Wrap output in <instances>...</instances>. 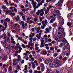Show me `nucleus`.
Wrapping results in <instances>:
<instances>
[{"label":"nucleus","mask_w":73,"mask_h":73,"mask_svg":"<svg viewBox=\"0 0 73 73\" xmlns=\"http://www.w3.org/2000/svg\"><path fill=\"white\" fill-rule=\"evenodd\" d=\"M29 73H32L33 72V71L31 69L29 71Z\"/></svg>","instance_id":"nucleus-58"},{"label":"nucleus","mask_w":73,"mask_h":73,"mask_svg":"<svg viewBox=\"0 0 73 73\" xmlns=\"http://www.w3.org/2000/svg\"><path fill=\"white\" fill-rule=\"evenodd\" d=\"M49 66H50L51 67H53V65H54V64L53 63H50L49 64Z\"/></svg>","instance_id":"nucleus-25"},{"label":"nucleus","mask_w":73,"mask_h":73,"mask_svg":"<svg viewBox=\"0 0 73 73\" xmlns=\"http://www.w3.org/2000/svg\"><path fill=\"white\" fill-rule=\"evenodd\" d=\"M2 58L3 60H5V57H2V55L0 54V59Z\"/></svg>","instance_id":"nucleus-21"},{"label":"nucleus","mask_w":73,"mask_h":73,"mask_svg":"<svg viewBox=\"0 0 73 73\" xmlns=\"http://www.w3.org/2000/svg\"><path fill=\"white\" fill-rule=\"evenodd\" d=\"M17 60V61L19 62L21 61L22 59L21 58H18Z\"/></svg>","instance_id":"nucleus-40"},{"label":"nucleus","mask_w":73,"mask_h":73,"mask_svg":"<svg viewBox=\"0 0 73 73\" xmlns=\"http://www.w3.org/2000/svg\"><path fill=\"white\" fill-rule=\"evenodd\" d=\"M33 23V21L31 20L29 21V24H32Z\"/></svg>","instance_id":"nucleus-38"},{"label":"nucleus","mask_w":73,"mask_h":73,"mask_svg":"<svg viewBox=\"0 0 73 73\" xmlns=\"http://www.w3.org/2000/svg\"><path fill=\"white\" fill-rule=\"evenodd\" d=\"M62 34H63V35H60V36H59V39H61L62 37H63V36H64L65 37V36L66 35V34L64 32H63L62 33Z\"/></svg>","instance_id":"nucleus-3"},{"label":"nucleus","mask_w":73,"mask_h":73,"mask_svg":"<svg viewBox=\"0 0 73 73\" xmlns=\"http://www.w3.org/2000/svg\"><path fill=\"white\" fill-rule=\"evenodd\" d=\"M47 71L48 73H50V68L48 69Z\"/></svg>","instance_id":"nucleus-42"},{"label":"nucleus","mask_w":73,"mask_h":73,"mask_svg":"<svg viewBox=\"0 0 73 73\" xmlns=\"http://www.w3.org/2000/svg\"><path fill=\"white\" fill-rule=\"evenodd\" d=\"M31 64L32 65V68L33 69H35V68L36 67V66H35V64L33 62H31Z\"/></svg>","instance_id":"nucleus-8"},{"label":"nucleus","mask_w":73,"mask_h":73,"mask_svg":"<svg viewBox=\"0 0 73 73\" xmlns=\"http://www.w3.org/2000/svg\"><path fill=\"white\" fill-rule=\"evenodd\" d=\"M40 12H42V13H44V10L43 9H40Z\"/></svg>","instance_id":"nucleus-52"},{"label":"nucleus","mask_w":73,"mask_h":73,"mask_svg":"<svg viewBox=\"0 0 73 73\" xmlns=\"http://www.w3.org/2000/svg\"><path fill=\"white\" fill-rule=\"evenodd\" d=\"M33 5L34 7L33 8H34V9H35V10H36V5H35L34 3L33 4Z\"/></svg>","instance_id":"nucleus-39"},{"label":"nucleus","mask_w":73,"mask_h":73,"mask_svg":"<svg viewBox=\"0 0 73 73\" xmlns=\"http://www.w3.org/2000/svg\"><path fill=\"white\" fill-rule=\"evenodd\" d=\"M66 52L65 51L64 52H63V54H64V55H65V54H66Z\"/></svg>","instance_id":"nucleus-57"},{"label":"nucleus","mask_w":73,"mask_h":73,"mask_svg":"<svg viewBox=\"0 0 73 73\" xmlns=\"http://www.w3.org/2000/svg\"><path fill=\"white\" fill-rule=\"evenodd\" d=\"M42 26H41V28L42 29H45V27H46V25L44 23V21H42Z\"/></svg>","instance_id":"nucleus-2"},{"label":"nucleus","mask_w":73,"mask_h":73,"mask_svg":"<svg viewBox=\"0 0 73 73\" xmlns=\"http://www.w3.org/2000/svg\"><path fill=\"white\" fill-rule=\"evenodd\" d=\"M54 48H53V47L52 46H51L50 48V50L51 51H53V50H54Z\"/></svg>","instance_id":"nucleus-31"},{"label":"nucleus","mask_w":73,"mask_h":73,"mask_svg":"<svg viewBox=\"0 0 73 73\" xmlns=\"http://www.w3.org/2000/svg\"><path fill=\"white\" fill-rule=\"evenodd\" d=\"M22 18L23 19V21H25L26 20V19H25V17L24 16H23L22 17Z\"/></svg>","instance_id":"nucleus-33"},{"label":"nucleus","mask_w":73,"mask_h":73,"mask_svg":"<svg viewBox=\"0 0 73 73\" xmlns=\"http://www.w3.org/2000/svg\"><path fill=\"white\" fill-rule=\"evenodd\" d=\"M39 18L40 19V22H41V21H42V19L40 17H39Z\"/></svg>","instance_id":"nucleus-47"},{"label":"nucleus","mask_w":73,"mask_h":73,"mask_svg":"<svg viewBox=\"0 0 73 73\" xmlns=\"http://www.w3.org/2000/svg\"><path fill=\"white\" fill-rule=\"evenodd\" d=\"M2 8L3 9H6L7 10H8V8L5 7L4 5H2Z\"/></svg>","instance_id":"nucleus-12"},{"label":"nucleus","mask_w":73,"mask_h":73,"mask_svg":"<svg viewBox=\"0 0 73 73\" xmlns=\"http://www.w3.org/2000/svg\"><path fill=\"white\" fill-rule=\"evenodd\" d=\"M44 40H41V45L42 46H40V48H42L44 46V45H43V43L44 42Z\"/></svg>","instance_id":"nucleus-9"},{"label":"nucleus","mask_w":73,"mask_h":73,"mask_svg":"<svg viewBox=\"0 0 73 73\" xmlns=\"http://www.w3.org/2000/svg\"><path fill=\"white\" fill-rule=\"evenodd\" d=\"M38 20V19L37 18H34V21L35 22H37V21Z\"/></svg>","instance_id":"nucleus-36"},{"label":"nucleus","mask_w":73,"mask_h":73,"mask_svg":"<svg viewBox=\"0 0 73 73\" xmlns=\"http://www.w3.org/2000/svg\"><path fill=\"white\" fill-rule=\"evenodd\" d=\"M9 71L10 72H11L12 70V67L11 66H10L9 67V68L8 69Z\"/></svg>","instance_id":"nucleus-23"},{"label":"nucleus","mask_w":73,"mask_h":73,"mask_svg":"<svg viewBox=\"0 0 73 73\" xmlns=\"http://www.w3.org/2000/svg\"><path fill=\"white\" fill-rule=\"evenodd\" d=\"M48 40L49 42H51L52 41V40L50 39H49Z\"/></svg>","instance_id":"nucleus-60"},{"label":"nucleus","mask_w":73,"mask_h":73,"mask_svg":"<svg viewBox=\"0 0 73 73\" xmlns=\"http://www.w3.org/2000/svg\"><path fill=\"white\" fill-rule=\"evenodd\" d=\"M48 19H49V20L51 19L50 21V23H53L54 21H55L56 20V17H54L53 16H50V17H48Z\"/></svg>","instance_id":"nucleus-1"},{"label":"nucleus","mask_w":73,"mask_h":73,"mask_svg":"<svg viewBox=\"0 0 73 73\" xmlns=\"http://www.w3.org/2000/svg\"><path fill=\"white\" fill-rule=\"evenodd\" d=\"M54 65L56 67H58V66H60V65L59 63H55Z\"/></svg>","instance_id":"nucleus-14"},{"label":"nucleus","mask_w":73,"mask_h":73,"mask_svg":"<svg viewBox=\"0 0 73 73\" xmlns=\"http://www.w3.org/2000/svg\"><path fill=\"white\" fill-rule=\"evenodd\" d=\"M15 50H18V47H15Z\"/></svg>","instance_id":"nucleus-55"},{"label":"nucleus","mask_w":73,"mask_h":73,"mask_svg":"<svg viewBox=\"0 0 73 73\" xmlns=\"http://www.w3.org/2000/svg\"><path fill=\"white\" fill-rule=\"evenodd\" d=\"M59 19H61V24L62 25H63L64 24V19L62 17L60 16L59 17Z\"/></svg>","instance_id":"nucleus-5"},{"label":"nucleus","mask_w":73,"mask_h":73,"mask_svg":"<svg viewBox=\"0 0 73 73\" xmlns=\"http://www.w3.org/2000/svg\"><path fill=\"white\" fill-rule=\"evenodd\" d=\"M55 13H58L57 14V16H58V13H60V11L59 10H56L55 11Z\"/></svg>","instance_id":"nucleus-20"},{"label":"nucleus","mask_w":73,"mask_h":73,"mask_svg":"<svg viewBox=\"0 0 73 73\" xmlns=\"http://www.w3.org/2000/svg\"><path fill=\"white\" fill-rule=\"evenodd\" d=\"M13 65H17V62L15 63V62H13Z\"/></svg>","instance_id":"nucleus-45"},{"label":"nucleus","mask_w":73,"mask_h":73,"mask_svg":"<svg viewBox=\"0 0 73 73\" xmlns=\"http://www.w3.org/2000/svg\"><path fill=\"white\" fill-rule=\"evenodd\" d=\"M22 46L23 47V48H26V46H25L24 44H23V43H22Z\"/></svg>","instance_id":"nucleus-32"},{"label":"nucleus","mask_w":73,"mask_h":73,"mask_svg":"<svg viewBox=\"0 0 73 73\" xmlns=\"http://www.w3.org/2000/svg\"><path fill=\"white\" fill-rule=\"evenodd\" d=\"M29 40L31 41V42L32 43L33 42L32 41L33 40V39L32 38H30L29 39Z\"/></svg>","instance_id":"nucleus-46"},{"label":"nucleus","mask_w":73,"mask_h":73,"mask_svg":"<svg viewBox=\"0 0 73 73\" xmlns=\"http://www.w3.org/2000/svg\"><path fill=\"white\" fill-rule=\"evenodd\" d=\"M41 69L42 71H44V70L45 69V68L44 67H42L41 68Z\"/></svg>","instance_id":"nucleus-51"},{"label":"nucleus","mask_w":73,"mask_h":73,"mask_svg":"<svg viewBox=\"0 0 73 73\" xmlns=\"http://www.w3.org/2000/svg\"><path fill=\"white\" fill-rule=\"evenodd\" d=\"M4 21L5 22H10L11 21V20L8 18H7L4 20Z\"/></svg>","instance_id":"nucleus-10"},{"label":"nucleus","mask_w":73,"mask_h":73,"mask_svg":"<svg viewBox=\"0 0 73 73\" xmlns=\"http://www.w3.org/2000/svg\"><path fill=\"white\" fill-rule=\"evenodd\" d=\"M45 31L47 32V33H49L50 31V30L48 29V28H46L45 29Z\"/></svg>","instance_id":"nucleus-22"},{"label":"nucleus","mask_w":73,"mask_h":73,"mask_svg":"<svg viewBox=\"0 0 73 73\" xmlns=\"http://www.w3.org/2000/svg\"><path fill=\"white\" fill-rule=\"evenodd\" d=\"M17 70H21V69L19 65L17 66Z\"/></svg>","instance_id":"nucleus-28"},{"label":"nucleus","mask_w":73,"mask_h":73,"mask_svg":"<svg viewBox=\"0 0 73 73\" xmlns=\"http://www.w3.org/2000/svg\"><path fill=\"white\" fill-rule=\"evenodd\" d=\"M17 18H15V19H16V21H19V19H20V17H19V15H17Z\"/></svg>","instance_id":"nucleus-11"},{"label":"nucleus","mask_w":73,"mask_h":73,"mask_svg":"<svg viewBox=\"0 0 73 73\" xmlns=\"http://www.w3.org/2000/svg\"><path fill=\"white\" fill-rule=\"evenodd\" d=\"M18 15H20L21 16H23L24 15L23 14V13H22V12H19L18 13Z\"/></svg>","instance_id":"nucleus-18"},{"label":"nucleus","mask_w":73,"mask_h":73,"mask_svg":"<svg viewBox=\"0 0 73 73\" xmlns=\"http://www.w3.org/2000/svg\"><path fill=\"white\" fill-rule=\"evenodd\" d=\"M45 63L46 64H48V63H49V60L48 59L45 60Z\"/></svg>","instance_id":"nucleus-17"},{"label":"nucleus","mask_w":73,"mask_h":73,"mask_svg":"<svg viewBox=\"0 0 73 73\" xmlns=\"http://www.w3.org/2000/svg\"><path fill=\"white\" fill-rule=\"evenodd\" d=\"M24 44H27V41H26V40H25L24 42Z\"/></svg>","instance_id":"nucleus-61"},{"label":"nucleus","mask_w":73,"mask_h":73,"mask_svg":"<svg viewBox=\"0 0 73 73\" xmlns=\"http://www.w3.org/2000/svg\"><path fill=\"white\" fill-rule=\"evenodd\" d=\"M6 14H9L10 16H12V12L10 10H9L8 11H6Z\"/></svg>","instance_id":"nucleus-4"},{"label":"nucleus","mask_w":73,"mask_h":73,"mask_svg":"<svg viewBox=\"0 0 73 73\" xmlns=\"http://www.w3.org/2000/svg\"><path fill=\"white\" fill-rule=\"evenodd\" d=\"M10 5L11 6H12L13 5H15V3H12L11 4H10Z\"/></svg>","instance_id":"nucleus-49"},{"label":"nucleus","mask_w":73,"mask_h":73,"mask_svg":"<svg viewBox=\"0 0 73 73\" xmlns=\"http://www.w3.org/2000/svg\"><path fill=\"white\" fill-rule=\"evenodd\" d=\"M40 66H41V68H44V65H43L42 64H41L40 65Z\"/></svg>","instance_id":"nucleus-59"},{"label":"nucleus","mask_w":73,"mask_h":73,"mask_svg":"<svg viewBox=\"0 0 73 73\" xmlns=\"http://www.w3.org/2000/svg\"><path fill=\"white\" fill-rule=\"evenodd\" d=\"M48 29H49V30H50V31H51V29H52V27H49L48 28Z\"/></svg>","instance_id":"nucleus-62"},{"label":"nucleus","mask_w":73,"mask_h":73,"mask_svg":"<svg viewBox=\"0 0 73 73\" xmlns=\"http://www.w3.org/2000/svg\"><path fill=\"white\" fill-rule=\"evenodd\" d=\"M63 46V44L62 43H61L59 46L60 48H62Z\"/></svg>","instance_id":"nucleus-35"},{"label":"nucleus","mask_w":73,"mask_h":73,"mask_svg":"<svg viewBox=\"0 0 73 73\" xmlns=\"http://www.w3.org/2000/svg\"><path fill=\"white\" fill-rule=\"evenodd\" d=\"M48 59V61L49 62H52L53 61V60L52 59Z\"/></svg>","instance_id":"nucleus-41"},{"label":"nucleus","mask_w":73,"mask_h":73,"mask_svg":"<svg viewBox=\"0 0 73 73\" xmlns=\"http://www.w3.org/2000/svg\"><path fill=\"white\" fill-rule=\"evenodd\" d=\"M60 3L62 4V3H63V2H64V0H60Z\"/></svg>","instance_id":"nucleus-54"},{"label":"nucleus","mask_w":73,"mask_h":73,"mask_svg":"<svg viewBox=\"0 0 73 73\" xmlns=\"http://www.w3.org/2000/svg\"><path fill=\"white\" fill-rule=\"evenodd\" d=\"M36 36L38 38V39L39 40L40 39V38H41V36H39L38 34H37Z\"/></svg>","instance_id":"nucleus-19"},{"label":"nucleus","mask_w":73,"mask_h":73,"mask_svg":"<svg viewBox=\"0 0 73 73\" xmlns=\"http://www.w3.org/2000/svg\"><path fill=\"white\" fill-rule=\"evenodd\" d=\"M53 6L52 5L49 6L48 7H47L46 11H49V10H50V9L52 8H53Z\"/></svg>","instance_id":"nucleus-7"},{"label":"nucleus","mask_w":73,"mask_h":73,"mask_svg":"<svg viewBox=\"0 0 73 73\" xmlns=\"http://www.w3.org/2000/svg\"><path fill=\"white\" fill-rule=\"evenodd\" d=\"M6 40H4V42L3 41L1 42V43L2 44V45L4 46V48H5V46H6V45L5 44V43H6Z\"/></svg>","instance_id":"nucleus-6"},{"label":"nucleus","mask_w":73,"mask_h":73,"mask_svg":"<svg viewBox=\"0 0 73 73\" xmlns=\"http://www.w3.org/2000/svg\"><path fill=\"white\" fill-rule=\"evenodd\" d=\"M58 55V53H55L54 54L53 56L54 57H57V56Z\"/></svg>","instance_id":"nucleus-27"},{"label":"nucleus","mask_w":73,"mask_h":73,"mask_svg":"<svg viewBox=\"0 0 73 73\" xmlns=\"http://www.w3.org/2000/svg\"><path fill=\"white\" fill-rule=\"evenodd\" d=\"M73 24L72 23H70L69 22H68L67 23V25L68 26H71V25H72Z\"/></svg>","instance_id":"nucleus-24"},{"label":"nucleus","mask_w":73,"mask_h":73,"mask_svg":"<svg viewBox=\"0 0 73 73\" xmlns=\"http://www.w3.org/2000/svg\"><path fill=\"white\" fill-rule=\"evenodd\" d=\"M29 9L28 8H27L25 10L24 9H22V11H23V12H27V10H28Z\"/></svg>","instance_id":"nucleus-29"},{"label":"nucleus","mask_w":73,"mask_h":73,"mask_svg":"<svg viewBox=\"0 0 73 73\" xmlns=\"http://www.w3.org/2000/svg\"><path fill=\"white\" fill-rule=\"evenodd\" d=\"M21 25L22 26H24V25H25V24L24 23V22L23 21H21Z\"/></svg>","instance_id":"nucleus-34"},{"label":"nucleus","mask_w":73,"mask_h":73,"mask_svg":"<svg viewBox=\"0 0 73 73\" xmlns=\"http://www.w3.org/2000/svg\"><path fill=\"white\" fill-rule=\"evenodd\" d=\"M36 9H34V11H31L30 12V13L31 15H33L35 12H36Z\"/></svg>","instance_id":"nucleus-15"},{"label":"nucleus","mask_w":73,"mask_h":73,"mask_svg":"<svg viewBox=\"0 0 73 73\" xmlns=\"http://www.w3.org/2000/svg\"><path fill=\"white\" fill-rule=\"evenodd\" d=\"M62 56H60L59 58V60H62Z\"/></svg>","instance_id":"nucleus-56"},{"label":"nucleus","mask_w":73,"mask_h":73,"mask_svg":"<svg viewBox=\"0 0 73 73\" xmlns=\"http://www.w3.org/2000/svg\"><path fill=\"white\" fill-rule=\"evenodd\" d=\"M37 30H39V31L41 30V27H38L37 28Z\"/></svg>","instance_id":"nucleus-48"},{"label":"nucleus","mask_w":73,"mask_h":73,"mask_svg":"<svg viewBox=\"0 0 73 73\" xmlns=\"http://www.w3.org/2000/svg\"><path fill=\"white\" fill-rule=\"evenodd\" d=\"M37 70H40V67L38 66L37 68Z\"/></svg>","instance_id":"nucleus-64"},{"label":"nucleus","mask_w":73,"mask_h":73,"mask_svg":"<svg viewBox=\"0 0 73 73\" xmlns=\"http://www.w3.org/2000/svg\"><path fill=\"white\" fill-rule=\"evenodd\" d=\"M67 58L66 57H64V58L63 59V60H66V59Z\"/></svg>","instance_id":"nucleus-53"},{"label":"nucleus","mask_w":73,"mask_h":73,"mask_svg":"<svg viewBox=\"0 0 73 73\" xmlns=\"http://www.w3.org/2000/svg\"><path fill=\"white\" fill-rule=\"evenodd\" d=\"M62 42H65L66 41V39L65 38H63L62 39Z\"/></svg>","instance_id":"nucleus-37"},{"label":"nucleus","mask_w":73,"mask_h":73,"mask_svg":"<svg viewBox=\"0 0 73 73\" xmlns=\"http://www.w3.org/2000/svg\"><path fill=\"white\" fill-rule=\"evenodd\" d=\"M44 56H45V55H46L47 54V51L45 50H43L42 52Z\"/></svg>","instance_id":"nucleus-13"},{"label":"nucleus","mask_w":73,"mask_h":73,"mask_svg":"<svg viewBox=\"0 0 73 73\" xmlns=\"http://www.w3.org/2000/svg\"><path fill=\"white\" fill-rule=\"evenodd\" d=\"M31 60L33 61H34V60H35V58L33 57L31 59Z\"/></svg>","instance_id":"nucleus-63"},{"label":"nucleus","mask_w":73,"mask_h":73,"mask_svg":"<svg viewBox=\"0 0 73 73\" xmlns=\"http://www.w3.org/2000/svg\"><path fill=\"white\" fill-rule=\"evenodd\" d=\"M68 49V47L67 46H66L64 47L63 50H66V49Z\"/></svg>","instance_id":"nucleus-26"},{"label":"nucleus","mask_w":73,"mask_h":73,"mask_svg":"<svg viewBox=\"0 0 73 73\" xmlns=\"http://www.w3.org/2000/svg\"><path fill=\"white\" fill-rule=\"evenodd\" d=\"M44 23L46 25H48V21H47V20H45L44 21Z\"/></svg>","instance_id":"nucleus-30"},{"label":"nucleus","mask_w":73,"mask_h":73,"mask_svg":"<svg viewBox=\"0 0 73 73\" xmlns=\"http://www.w3.org/2000/svg\"><path fill=\"white\" fill-rule=\"evenodd\" d=\"M39 62H42V59H41V58H39Z\"/></svg>","instance_id":"nucleus-50"},{"label":"nucleus","mask_w":73,"mask_h":73,"mask_svg":"<svg viewBox=\"0 0 73 73\" xmlns=\"http://www.w3.org/2000/svg\"><path fill=\"white\" fill-rule=\"evenodd\" d=\"M44 14V13H41L40 14V16H42Z\"/></svg>","instance_id":"nucleus-44"},{"label":"nucleus","mask_w":73,"mask_h":73,"mask_svg":"<svg viewBox=\"0 0 73 73\" xmlns=\"http://www.w3.org/2000/svg\"><path fill=\"white\" fill-rule=\"evenodd\" d=\"M17 61V59H14L13 60V62H16Z\"/></svg>","instance_id":"nucleus-43"},{"label":"nucleus","mask_w":73,"mask_h":73,"mask_svg":"<svg viewBox=\"0 0 73 73\" xmlns=\"http://www.w3.org/2000/svg\"><path fill=\"white\" fill-rule=\"evenodd\" d=\"M55 63H58L59 62V60H58L57 58L55 59L54 60Z\"/></svg>","instance_id":"nucleus-16"}]
</instances>
